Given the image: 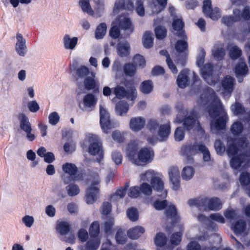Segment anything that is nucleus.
Segmentation results:
<instances>
[{
  "label": "nucleus",
  "mask_w": 250,
  "mask_h": 250,
  "mask_svg": "<svg viewBox=\"0 0 250 250\" xmlns=\"http://www.w3.org/2000/svg\"><path fill=\"white\" fill-rule=\"evenodd\" d=\"M91 77H87L84 79L83 85L87 90H93L94 93H96L99 91V83L95 79V74L91 73Z\"/></svg>",
  "instance_id": "14"
},
{
  "label": "nucleus",
  "mask_w": 250,
  "mask_h": 250,
  "mask_svg": "<svg viewBox=\"0 0 250 250\" xmlns=\"http://www.w3.org/2000/svg\"><path fill=\"white\" fill-rule=\"evenodd\" d=\"M172 27L176 31H180L183 29L185 26V23L182 19H176L173 21Z\"/></svg>",
  "instance_id": "57"
},
{
  "label": "nucleus",
  "mask_w": 250,
  "mask_h": 250,
  "mask_svg": "<svg viewBox=\"0 0 250 250\" xmlns=\"http://www.w3.org/2000/svg\"><path fill=\"white\" fill-rule=\"evenodd\" d=\"M247 155L245 153H240L231 157L230 165L235 169L239 168L246 160Z\"/></svg>",
  "instance_id": "20"
},
{
  "label": "nucleus",
  "mask_w": 250,
  "mask_h": 250,
  "mask_svg": "<svg viewBox=\"0 0 250 250\" xmlns=\"http://www.w3.org/2000/svg\"><path fill=\"white\" fill-rule=\"evenodd\" d=\"M243 130V125L241 122L239 121L234 123L230 127V131L234 136L240 135L242 133Z\"/></svg>",
  "instance_id": "46"
},
{
  "label": "nucleus",
  "mask_w": 250,
  "mask_h": 250,
  "mask_svg": "<svg viewBox=\"0 0 250 250\" xmlns=\"http://www.w3.org/2000/svg\"><path fill=\"white\" fill-rule=\"evenodd\" d=\"M141 179L143 181H150L151 186L155 190L162 191L164 188V183L162 179L156 176L153 171H147L142 174Z\"/></svg>",
  "instance_id": "6"
},
{
  "label": "nucleus",
  "mask_w": 250,
  "mask_h": 250,
  "mask_svg": "<svg viewBox=\"0 0 250 250\" xmlns=\"http://www.w3.org/2000/svg\"><path fill=\"white\" fill-rule=\"evenodd\" d=\"M163 18H157L154 20V33L157 39L163 40L167 35V30L166 28L162 25H159L162 22Z\"/></svg>",
  "instance_id": "13"
},
{
  "label": "nucleus",
  "mask_w": 250,
  "mask_h": 250,
  "mask_svg": "<svg viewBox=\"0 0 250 250\" xmlns=\"http://www.w3.org/2000/svg\"><path fill=\"white\" fill-rule=\"evenodd\" d=\"M238 151V148L234 143L229 145L227 149V153L229 157L237 155Z\"/></svg>",
  "instance_id": "63"
},
{
  "label": "nucleus",
  "mask_w": 250,
  "mask_h": 250,
  "mask_svg": "<svg viewBox=\"0 0 250 250\" xmlns=\"http://www.w3.org/2000/svg\"><path fill=\"white\" fill-rule=\"evenodd\" d=\"M190 206H195L200 210H219L222 208V203L217 197L209 199L207 197H199L190 199L188 201Z\"/></svg>",
  "instance_id": "3"
},
{
  "label": "nucleus",
  "mask_w": 250,
  "mask_h": 250,
  "mask_svg": "<svg viewBox=\"0 0 250 250\" xmlns=\"http://www.w3.org/2000/svg\"><path fill=\"white\" fill-rule=\"evenodd\" d=\"M140 193H142L145 195L150 196L152 193V188L146 183H143L139 187Z\"/></svg>",
  "instance_id": "50"
},
{
  "label": "nucleus",
  "mask_w": 250,
  "mask_h": 250,
  "mask_svg": "<svg viewBox=\"0 0 250 250\" xmlns=\"http://www.w3.org/2000/svg\"><path fill=\"white\" fill-rule=\"evenodd\" d=\"M124 72L126 76L133 77L136 72V65L131 63H126L124 65Z\"/></svg>",
  "instance_id": "40"
},
{
  "label": "nucleus",
  "mask_w": 250,
  "mask_h": 250,
  "mask_svg": "<svg viewBox=\"0 0 250 250\" xmlns=\"http://www.w3.org/2000/svg\"><path fill=\"white\" fill-rule=\"evenodd\" d=\"M231 110L236 115H243L245 112V109L243 105L239 102H236L231 106Z\"/></svg>",
  "instance_id": "51"
},
{
  "label": "nucleus",
  "mask_w": 250,
  "mask_h": 250,
  "mask_svg": "<svg viewBox=\"0 0 250 250\" xmlns=\"http://www.w3.org/2000/svg\"><path fill=\"white\" fill-rule=\"evenodd\" d=\"M194 173V168L192 167L187 166L182 170V177L184 180H189L192 178Z\"/></svg>",
  "instance_id": "42"
},
{
  "label": "nucleus",
  "mask_w": 250,
  "mask_h": 250,
  "mask_svg": "<svg viewBox=\"0 0 250 250\" xmlns=\"http://www.w3.org/2000/svg\"><path fill=\"white\" fill-rule=\"evenodd\" d=\"M188 74L186 69H183L179 73L176 81L179 87L184 88L188 85L189 81Z\"/></svg>",
  "instance_id": "22"
},
{
  "label": "nucleus",
  "mask_w": 250,
  "mask_h": 250,
  "mask_svg": "<svg viewBox=\"0 0 250 250\" xmlns=\"http://www.w3.org/2000/svg\"><path fill=\"white\" fill-rule=\"evenodd\" d=\"M233 14L237 21H240L242 19L245 20H250V7L246 6L242 12L238 9H235L233 10Z\"/></svg>",
  "instance_id": "24"
},
{
  "label": "nucleus",
  "mask_w": 250,
  "mask_h": 250,
  "mask_svg": "<svg viewBox=\"0 0 250 250\" xmlns=\"http://www.w3.org/2000/svg\"><path fill=\"white\" fill-rule=\"evenodd\" d=\"M83 102L85 107H91L96 105L97 99L92 93H88L84 96Z\"/></svg>",
  "instance_id": "38"
},
{
  "label": "nucleus",
  "mask_w": 250,
  "mask_h": 250,
  "mask_svg": "<svg viewBox=\"0 0 250 250\" xmlns=\"http://www.w3.org/2000/svg\"><path fill=\"white\" fill-rule=\"evenodd\" d=\"M200 68L201 74L205 81L212 76L214 67L211 63H207Z\"/></svg>",
  "instance_id": "26"
},
{
  "label": "nucleus",
  "mask_w": 250,
  "mask_h": 250,
  "mask_svg": "<svg viewBox=\"0 0 250 250\" xmlns=\"http://www.w3.org/2000/svg\"><path fill=\"white\" fill-rule=\"evenodd\" d=\"M138 151V146L134 142L129 143L127 146L126 154L129 160L137 165H145L153 159L154 153L150 147H143Z\"/></svg>",
  "instance_id": "1"
},
{
  "label": "nucleus",
  "mask_w": 250,
  "mask_h": 250,
  "mask_svg": "<svg viewBox=\"0 0 250 250\" xmlns=\"http://www.w3.org/2000/svg\"><path fill=\"white\" fill-rule=\"evenodd\" d=\"M66 190L69 196H74L80 192L79 186L75 184H70L66 187Z\"/></svg>",
  "instance_id": "47"
},
{
  "label": "nucleus",
  "mask_w": 250,
  "mask_h": 250,
  "mask_svg": "<svg viewBox=\"0 0 250 250\" xmlns=\"http://www.w3.org/2000/svg\"><path fill=\"white\" fill-rule=\"evenodd\" d=\"M114 225V219L113 217H107L104 224V229L106 234H111Z\"/></svg>",
  "instance_id": "45"
},
{
  "label": "nucleus",
  "mask_w": 250,
  "mask_h": 250,
  "mask_svg": "<svg viewBox=\"0 0 250 250\" xmlns=\"http://www.w3.org/2000/svg\"><path fill=\"white\" fill-rule=\"evenodd\" d=\"M88 152L92 155L99 154L100 159L98 160V161L100 162L101 159L103 158L104 155L102 144L98 142H94L90 143L88 147Z\"/></svg>",
  "instance_id": "19"
},
{
  "label": "nucleus",
  "mask_w": 250,
  "mask_h": 250,
  "mask_svg": "<svg viewBox=\"0 0 250 250\" xmlns=\"http://www.w3.org/2000/svg\"><path fill=\"white\" fill-rule=\"evenodd\" d=\"M79 5L83 11L89 15L94 16L96 18L101 17L102 15L99 11L96 10L95 13H94L91 7L89 0H80L79 1Z\"/></svg>",
  "instance_id": "17"
},
{
  "label": "nucleus",
  "mask_w": 250,
  "mask_h": 250,
  "mask_svg": "<svg viewBox=\"0 0 250 250\" xmlns=\"http://www.w3.org/2000/svg\"><path fill=\"white\" fill-rule=\"evenodd\" d=\"M143 44L145 48H150L153 45V38L152 37V33L150 31H146L143 36Z\"/></svg>",
  "instance_id": "43"
},
{
  "label": "nucleus",
  "mask_w": 250,
  "mask_h": 250,
  "mask_svg": "<svg viewBox=\"0 0 250 250\" xmlns=\"http://www.w3.org/2000/svg\"><path fill=\"white\" fill-rule=\"evenodd\" d=\"M171 131L170 124L161 125L158 130V135L160 137V141H167L168 138Z\"/></svg>",
  "instance_id": "23"
},
{
  "label": "nucleus",
  "mask_w": 250,
  "mask_h": 250,
  "mask_svg": "<svg viewBox=\"0 0 250 250\" xmlns=\"http://www.w3.org/2000/svg\"><path fill=\"white\" fill-rule=\"evenodd\" d=\"M183 233L181 231L173 233L170 236V243L173 246L178 245L182 238Z\"/></svg>",
  "instance_id": "49"
},
{
  "label": "nucleus",
  "mask_w": 250,
  "mask_h": 250,
  "mask_svg": "<svg viewBox=\"0 0 250 250\" xmlns=\"http://www.w3.org/2000/svg\"><path fill=\"white\" fill-rule=\"evenodd\" d=\"M222 22L227 26H231L235 22L239 21L234 15L223 16L221 19Z\"/></svg>",
  "instance_id": "52"
},
{
  "label": "nucleus",
  "mask_w": 250,
  "mask_h": 250,
  "mask_svg": "<svg viewBox=\"0 0 250 250\" xmlns=\"http://www.w3.org/2000/svg\"><path fill=\"white\" fill-rule=\"evenodd\" d=\"M146 120L142 117H134L130 119L129 126L130 129L135 132L142 130L145 126Z\"/></svg>",
  "instance_id": "15"
},
{
  "label": "nucleus",
  "mask_w": 250,
  "mask_h": 250,
  "mask_svg": "<svg viewBox=\"0 0 250 250\" xmlns=\"http://www.w3.org/2000/svg\"><path fill=\"white\" fill-rule=\"evenodd\" d=\"M115 239L117 243L118 244H125L126 242L125 235L124 234L121 229H119L117 230L115 235Z\"/></svg>",
  "instance_id": "56"
},
{
  "label": "nucleus",
  "mask_w": 250,
  "mask_h": 250,
  "mask_svg": "<svg viewBox=\"0 0 250 250\" xmlns=\"http://www.w3.org/2000/svg\"><path fill=\"white\" fill-rule=\"evenodd\" d=\"M145 232V229L144 227L136 226L130 229L127 233L129 238L134 240L139 238Z\"/></svg>",
  "instance_id": "25"
},
{
  "label": "nucleus",
  "mask_w": 250,
  "mask_h": 250,
  "mask_svg": "<svg viewBox=\"0 0 250 250\" xmlns=\"http://www.w3.org/2000/svg\"><path fill=\"white\" fill-rule=\"evenodd\" d=\"M89 233L90 237L99 238L98 235L100 233V225L98 222L94 221L91 224Z\"/></svg>",
  "instance_id": "44"
},
{
  "label": "nucleus",
  "mask_w": 250,
  "mask_h": 250,
  "mask_svg": "<svg viewBox=\"0 0 250 250\" xmlns=\"http://www.w3.org/2000/svg\"><path fill=\"white\" fill-rule=\"evenodd\" d=\"M234 80L229 76L225 77L222 81V86L224 91L231 93L233 89Z\"/></svg>",
  "instance_id": "28"
},
{
  "label": "nucleus",
  "mask_w": 250,
  "mask_h": 250,
  "mask_svg": "<svg viewBox=\"0 0 250 250\" xmlns=\"http://www.w3.org/2000/svg\"><path fill=\"white\" fill-rule=\"evenodd\" d=\"M140 91L145 94L151 93L153 89V85L151 80L143 81L140 85Z\"/></svg>",
  "instance_id": "37"
},
{
  "label": "nucleus",
  "mask_w": 250,
  "mask_h": 250,
  "mask_svg": "<svg viewBox=\"0 0 250 250\" xmlns=\"http://www.w3.org/2000/svg\"><path fill=\"white\" fill-rule=\"evenodd\" d=\"M214 147L218 154L222 155L226 150L225 146L220 140H216L214 142Z\"/></svg>",
  "instance_id": "53"
},
{
  "label": "nucleus",
  "mask_w": 250,
  "mask_h": 250,
  "mask_svg": "<svg viewBox=\"0 0 250 250\" xmlns=\"http://www.w3.org/2000/svg\"><path fill=\"white\" fill-rule=\"evenodd\" d=\"M235 76L240 83H242L244 77L249 73V68L243 59H240L234 68Z\"/></svg>",
  "instance_id": "10"
},
{
  "label": "nucleus",
  "mask_w": 250,
  "mask_h": 250,
  "mask_svg": "<svg viewBox=\"0 0 250 250\" xmlns=\"http://www.w3.org/2000/svg\"><path fill=\"white\" fill-rule=\"evenodd\" d=\"M100 123L103 131L107 134L113 127L110 116L107 111L102 106L100 107Z\"/></svg>",
  "instance_id": "8"
},
{
  "label": "nucleus",
  "mask_w": 250,
  "mask_h": 250,
  "mask_svg": "<svg viewBox=\"0 0 250 250\" xmlns=\"http://www.w3.org/2000/svg\"><path fill=\"white\" fill-rule=\"evenodd\" d=\"M197 147V143H195L193 144H190L183 146L182 151L185 155L188 156L190 155L195 154L197 152L198 150Z\"/></svg>",
  "instance_id": "36"
},
{
  "label": "nucleus",
  "mask_w": 250,
  "mask_h": 250,
  "mask_svg": "<svg viewBox=\"0 0 250 250\" xmlns=\"http://www.w3.org/2000/svg\"><path fill=\"white\" fill-rule=\"evenodd\" d=\"M100 238L90 237L85 244V250H97L100 246Z\"/></svg>",
  "instance_id": "31"
},
{
  "label": "nucleus",
  "mask_w": 250,
  "mask_h": 250,
  "mask_svg": "<svg viewBox=\"0 0 250 250\" xmlns=\"http://www.w3.org/2000/svg\"><path fill=\"white\" fill-rule=\"evenodd\" d=\"M168 175L170 182L172 184V189L178 190L180 187V172L178 167H171L168 169Z\"/></svg>",
  "instance_id": "11"
},
{
  "label": "nucleus",
  "mask_w": 250,
  "mask_h": 250,
  "mask_svg": "<svg viewBox=\"0 0 250 250\" xmlns=\"http://www.w3.org/2000/svg\"><path fill=\"white\" fill-rule=\"evenodd\" d=\"M117 50L121 57H127L129 54L130 46L127 42H119L117 45Z\"/></svg>",
  "instance_id": "29"
},
{
  "label": "nucleus",
  "mask_w": 250,
  "mask_h": 250,
  "mask_svg": "<svg viewBox=\"0 0 250 250\" xmlns=\"http://www.w3.org/2000/svg\"><path fill=\"white\" fill-rule=\"evenodd\" d=\"M56 230L62 235L67 234L70 230V225L65 221H61L57 224Z\"/></svg>",
  "instance_id": "35"
},
{
  "label": "nucleus",
  "mask_w": 250,
  "mask_h": 250,
  "mask_svg": "<svg viewBox=\"0 0 250 250\" xmlns=\"http://www.w3.org/2000/svg\"><path fill=\"white\" fill-rule=\"evenodd\" d=\"M78 41L77 37L70 38L69 35L66 34L63 38V42L64 48L66 49H74Z\"/></svg>",
  "instance_id": "27"
},
{
  "label": "nucleus",
  "mask_w": 250,
  "mask_h": 250,
  "mask_svg": "<svg viewBox=\"0 0 250 250\" xmlns=\"http://www.w3.org/2000/svg\"><path fill=\"white\" fill-rule=\"evenodd\" d=\"M127 215L132 221H136L139 218V214L136 208H131L127 210Z\"/></svg>",
  "instance_id": "54"
},
{
  "label": "nucleus",
  "mask_w": 250,
  "mask_h": 250,
  "mask_svg": "<svg viewBox=\"0 0 250 250\" xmlns=\"http://www.w3.org/2000/svg\"><path fill=\"white\" fill-rule=\"evenodd\" d=\"M241 55L242 51L238 46H233L229 49V56L232 60H236L240 58Z\"/></svg>",
  "instance_id": "48"
},
{
  "label": "nucleus",
  "mask_w": 250,
  "mask_h": 250,
  "mask_svg": "<svg viewBox=\"0 0 250 250\" xmlns=\"http://www.w3.org/2000/svg\"><path fill=\"white\" fill-rule=\"evenodd\" d=\"M125 85L127 87V89L120 85H117L112 88L113 92L116 97L119 99L126 98L129 101L135 100L137 96V92L133 82L131 81H126Z\"/></svg>",
  "instance_id": "4"
},
{
  "label": "nucleus",
  "mask_w": 250,
  "mask_h": 250,
  "mask_svg": "<svg viewBox=\"0 0 250 250\" xmlns=\"http://www.w3.org/2000/svg\"><path fill=\"white\" fill-rule=\"evenodd\" d=\"M167 201L166 200L160 201L157 200L155 201L153 205L155 208L158 210H161L165 209L167 206Z\"/></svg>",
  "instance_id": "58"
},
{
  "label": "nucleus",
  "mask_w": 250,
  "mask_h": 250,
  "mask_svg": "<svg viewBox=\"0 0 250 250\" xmlns=\"http://www.w3.org/2000/svg\"><path fill=\"white\" fill-rule=\"evenodd\" d=\"M75 72L76 80H78V79H84L87 77H88V76L90 74L89 68L84 65H81L76 68L75 70Z\"/></svg>",
  "instance_id": "33"
},
{
  "label": "nucleus",
  "mask_w": 250,
  "mask_h": 250,
  "mask_svg": "<svg viewBox=\"0 0 250 250\" xmlns=\"http://www.w3.org/2000/svg\"><path fill=\"white\" fill-rule=\"evenodd\" d=\"M18 118L20 121V127L26 133L27 139L30 141H34L36 136L32 133V128L28 118L25 114L20 113L18 115Z\"/></svg>",
  "instance_id": "7"
},
{
  "label": "nucleus",
  "mask_w": 250,
  "mask_h": 250,
  "mask_svg": "<svg viewBox=\"0 0 250 250\" xmlns=\"http://www.w3.org/2000/svg\"><path fill=\"white\" fill-rule=\"evenodd\" d=\"M165 214L167 218L171 219L173 225L177 223L180 220L177 208L173 205L167 206L165 210Z\"/></svg>",
  "instance_id": "18"
},
{
  "label": "nucleus",
  "mask_w": 250,
  "mask_h": 250,
  "mask_svg": "<svg viewBox=\"0 0 250 250\" xmlns=\"http://www.w3.org/2000/svg\"><path fill=\"white\" fill-rule=\"evenodd\" d=\"M62 169L65 173L67 174L69 176L71 180L76 181L80 179L79 174H78V167L75 164L66 163L62 165Z\"/></svg>",
  "instance_id": "12"
},
{
  "label": "nucleus",
  "mask_w": 250,
  "mask_h": 250,
  "mask_svg": "<svg viewBox=\"0 0 250 250\" xmlns=\"http://www.w3.org/2000/svg\"><path fill=\"white\" fill-rule=\"evenodd\" d=\"M175 49L178 53L175 60V63L182 67L186 65L188 55V43L184 40H178L175 44Z\"/></svg>",
  "instance_id": "5"
},
{
  "label": "nucleus",
  "mask_w": 250,
  "mask_h": 250,
  "mask_svg": "<svg viewBox=\"0 0 250 250\" xmlns=\"http://www.w3.org/2000/svg\"><path fill=\"white\" fill-rule=\"evenodd\" d=\"M215 121L213 122L211 121L210 125L211 127H214L217 130L220 131L226 128V124L228 120V117L227 113L218 118L215 119Z\"/></svg>",
  "instance_id": "16"
},
{
  "label": "nucleus",
  "mask_w": 250,
  "mask_h": 250,
  "mask_svg": "<svg viewBox=\"0 0 250 250\" xmlns=\"http://www.w3.org/2000/svg\"><path fill=\"white\" fill-rule=\"evenodd\" d=\"M159 127V123L157 120L151 119L147 124V128L151 132L155 131Z\"/></svg>",
  "instance_id": "64"
},
{
  "label": "nucleus",
  "mask_w": 250,
  "mask_h": 250,
  "mask_svg": "<svg viewBox=\"0 0 250 250\" xmlns=\"http://www.w3.org/2000/svg\"><path fill=\"white\" fill-rule=\"evenodd\" d=\"M240 182L242 186H246L250 184V173L243 172L240 176Z\"/></svg>",
  "instance_id": "55"
},
{
  "label": "nucleus",
  "mask_w": 250,
  "mask_h": 250,
  "mask_svg": "<svg viewBox=\"0 0 250 250\" xmlns=\"http://www.w3.org/2000/svg\"><path fill=\"white\" fill-rule=\"evenodd\" d=\"M101 213L104 215H107L111 211L112 205L110 203L108 202H104L101 206Z\"/></svg>",
  "instance_id": "62"
},
{
  "label": "nucleus",
  "mask_w": 250,
  "mask_h": 250,
  "mask_svg": "<svg viewBox=\"0 0 250 250\" xmlns=\"http://www.w3.org/2000/svg\"><path fill=\"white\" fill-rule=\"evenodd\" d=\"M167 240V238L164 233L159 232L155 237L154 242L157 247L162 248L166 245Z\"/></svg>",
  "instance_id": "41"
},
{
  "label": "nucleus",
  "mask_w": 250,
  "mask_h": 250,
  "mask_svg": "<svg viewBox=\"0 0 250 250\" xmlns=\"http://www.w3.org/2000/svg\"><path fill=\"white\" fill-rule=\"evenodd\" d=\"M17 42L16 44V50L18 54L24 56L26 53V46L25 45V40L23 39L22 35L18 33L16 36Z\"/></svg>",
  "instance_id": "21"
},
{
  "label": "nucleus",
  "mask_w": 250,
  "mask_h": 250,
  "mask_svg": "<svg viewBox=\"0 0 250 250\" xmlns=\"http://www.w3.org/2000/svg\"><path fill=\"white\" fill-rule=\"evenodd\" d=\"M117 113L120 116H123L127 113L129 110V105L125 101H120L118 102L115 106Z\"/></svg>",
  "instance_id": "30"
},
{
  "label": "nucleus",
  "mask_w": 250,
  "mask_h": 250,
  "mask_svg": "<svg viewBox=\"0 0 250 250\" xmlns=\"http://www.w3.org/2000/svg\"><path fill=\"white\" fill-rule=\"evenodd\" d=\"M139 187L133 186L130 188L128 191V195L131 198H136L140 195Z\"/></svg>",
  "instance_id": "59"
},
{
  "label": "nucleus",
  "mask_w": 250,
  "mask_h": 250,
  "mask_svg": "<svg viewBox=\"0 0 250 250\" xmlns=\"http://www.w3.org/2000/svg\"><path fill=\"white\" fill-rule=\"evenodd\" d=\"M196 121V118L191 115L185 117L183 123L184 128L188 131L191 130L195 126Z\"/></svg>",
  "instance_id": "32"
},
{
  "label": "nucleus",
  "mask_w": 250,
  "mask_h": 250,
  "mask_svg": "<svg viewBox=\"0 0 250 250\" xmlns=\"http://www.w3.org/2000/svg\"><path fill=\"white\" fill-rule=\"evenodd\" d=\"M246 228V223L243 220H239L232 225L231 229L235 234L244 232Z\"/></svg>",
  "instance_id": "34"
},
{
  "label": "nucleus",
  "mask_w": 250,
  "mask_h": 250,
  "mask_svg": "<svg viewBox=\"0 0 250 250\" xmlns=\"http://www.w3.org/2000/svg\"><path fill=\"white\" fill-rule=\"evenodd\" d=\"M185 131L182 127H178L174 132V138L177 141L183 140L185 137Z\"/></svg>",
  "instance_id": "61"
},
{
  "label": "nucleus",
  "mask_w": 250,
  "mask_h": 250,
  "mask_svg": "<svg viewBox=\"0 0 250 250\" xmlns=\"http://www.w3.org/2000/svg\"><path fill=\"white\" fill-rule=\"evenodd\" d=\"M98 184L99 182L98 181H94L90 186L87 188L85 196V200L87 204H93L97 200L100 189L96 186Z\"/></svg>",
  "instance_id": "9"
},
{
  "label": "nucleus",
  "mask_w": 250,
  "mask_h": 250,
  "mask_svg": "<svg viewBox=\"0 0 250 250\" xmlns=\"http://www.w3.org/2000/svg\"><path fill=\"white\" fill-rule=\"evenodd\" d=\"M107 26L104 22H103L98 25L96 29L95 36L98 40L102 39L106 32Z\"/></svg>",
  "instance_id": "39"
},
{
  "label": "nucleus",
  "mask_w": 250,
  "mask_h": 250,
  "mask_svg": "<svg viewBox=\"0 0 250 250\" xmlns=\"http://www.w3.org/2000/svg\"><path fill=\"white\" fill-rule=\"evenodd\" d=\"M206 16L213 20H217L221 17V12L218 8L215 7L212 9Z\"/></svg>",
  "instance_id": "60"
},
{
  "label": "nucleus",
  "mask_w": 250,
  "mask_h": 250,
  "mask_svg": "<svg viewBox=\"0 0 250 250\" xmlns=\"http://www.w3.org/2000/svg\"><path fill=\"white\" fill-rule=\"evenodd\" d=\"M200 99L206 103H208L210 99L212 100V102L207 108V111L211 119H215L219 115L222 116L223 114L226 113L220 100L216 95L214 91L209 93L204 92L201 95Z\"/></svg>",
  "instance_id": "2"
}]
</instances>
